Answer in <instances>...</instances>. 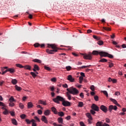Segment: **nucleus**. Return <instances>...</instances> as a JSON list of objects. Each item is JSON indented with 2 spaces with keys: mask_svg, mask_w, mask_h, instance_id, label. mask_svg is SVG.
Segmentation results:
<instances>
[{
  "mask_svg": "<svg viewBox=\"0 0 126 126\" xmlns=\"http://www.w3.org/2000/svg\"><path fill=\"white\" fill-rule=\"evenodd\" d=\"M48 48H52L53 50H50V49H47L46 52L48 54H50L51 55H53L54 54L53 52L55 53L58 52V49L57 48V46L55 44H48Z\"/></svg>",
  "mask_w": 126,
  "mask_h": 126,
  "instance_id": "obj_1",
  "label": "nucleus"
},
{
  "mask_svg": "<svg viewBox=\"0 0 126 126\" xmlns=\"http://www.w3.org/2000/svg\"><path fill=\"white\" fill-rule=\"evenodd\" d=\"M66 90L70 94H72L73 95H77L79 94V91L73 87H71L67 89Z\"/></svg>",
  "mask_w": 126,
  "mask_h": 126,
  "instance_id": "obj_2",
  "label": "nucleus"
},
{
  "mask_svg": "<svg viewBox=\"0 0 126 126\" xmlns=\"http://www.w3.org/2000/svg\"><path fill=\"white\" fill-rule=\"evenodd\" d=\"M53 101L55 102V103H57V104H60V101L61 102H63L64 101V98L61 96H57L56 98H53Z\"/></svg>",
  "mask_w": 126,
  "mask_h": 126,
  "instance_id": "obj_3",
  "label": "nucleus"
},
{
  "mask_svg": "<svg viewBox=\"0 0 126 126\" xmlns=\"http://www.w3.org/2000/svg\"><path fill=\"white\" fill-rule=\"evenodd\" d=\"M86 116L89 119L88 120L89 125H91L92 124V121L93 120V118H92L91 114L90 113H86Z\"/></svg>",
  "mask_w": 126,
  "mask_h": 126,
  "instance_id": "obj_4",
  "label": "nucleus"
},
{
  "mask_svg": "<svg viewBox=\"0 0 126 126\" xmlns=\"http://www.w3.org/2000/svg\"><path fill=\"white\" fill-rule=\"evenodd\" d=\"M81 55H82V56H83V58L84 59H85V60H92V56L91 55H92V54H81Z\"/></svg>",
  "mask_w": 126,
  "mask_h": 126,
  "instance_id": "obj_5",
  "label": "nucleus"
},
{
  "mask_svg": "<svg viewBox=\"0 0 126 126\" xmlns=\"http://www.w3.org/2000/svg\"><path fill=\"white\" fill-rule=\"evenodd\" d=\"M118 109V107L116 105H110L108 107V110L109 111L110 113H112V111L114 110V111H117Z\"/></svg>",
  "mask_w": 126,
  "mask_h": 126,
  "instance_id": "obj_6",
  "label": "nucleus"
},
{
  "mask_svg": "<svg viewBox=\"0 0 126 126\" xmlns=\"http://www.w3.org/2000/svg\"><path fill=\"white\" fill-rule=\"evenodd\" d=\"M91 108L92 110H94V111H95L96 112H99V107H98V106H97L96 104L94 103L93 104Z\"/></svg>",
  "mask_w": 126,
  "mask_h": 126,
  "instance_id": "obj_7",
  "label": "nucleus"
},
{
  "mask_svg": "<svg viewBox=\"0 0 126 126\" xmlns=\"http://www.w3.org/2000/svg\"><path fill=\"white\" fill-rule=\"evenodd\" d=\"M100 110L104 112V113H107L108 112V108L105 105H102L100 107Z\"/></svg>",
  "mask_w": 126,
  "mask_h": 126,
  "instance_id": "obj_8",
  "label": "nucleus"
},
{
  "mask_svg": "<svg viewBox=\"0 0 126 126\" xmlns=\"http://www.w3.org/2000/svg\"><path fill=\"white\" fill-rule=\"evenodd\" d=\"M62 105L64 107H68L70 106V102H69V101H65V100L64 99V101L62 103Z\"/></svg>",
  "mask_w": 126,
  "mask_h": 126,
  "instance_id": "obj_9",
  "label": "nucleus"
},
{
  "mask_svg": "<svg viewBox=\"0 0 126 126\" xmlns=\"http://www.w3.org/2000/svg\"><path fill=\"white\" fill-rule=\"evenodd\" d=\"M99 56H100L101 58L104 57L105 58L108 56V53L101 51L99 52Z\"/></svg>",
  "mask_w": 126,
  "mask_h": 126,
  "instance_id": "obj_10",
  "label": "nucleus"
},
{
  "mask_svg": "<svg viewBox=\"0 0 126 126\" xmlns=\"http://www.w3.org/2000/svg\"><path fill=\"white\" fill-rule=\"evenodd\" d=\"M67 80H68L69 81H70V82H74V78H72V76H71V75H69L67 76Z\"/></svg>",
  "mask_w": 126,
  "mask_h": 126,
  "instance_id": "obj_11",
  "label": "nucleus"
},
{
  "mask_svg": "<svg viewBox=\"0 0 126 126\" xmlns=\"http://www.w3.org/2000/svg\"><path fill=\"white\" fill-rule=\"evenodd\" d=\"M41 121L44 122L45 124H48V120H47V118L45 116H42L41 117Z\"/></svg>",
  "mask_w": 126,
  "mask_h": 126,
  "instance_id": "obj_12",
  "label": "nucleus"
},
{
  "mask_svg": "<svg viewBox=\"0 0 126 126\" xmlns=\"http://www.w3.org/2000/svg\"><path fill=\"white\" fill-rule=\"evenodd\" d=\"M33 107H34V105L31 102L28 103V109H31V108H33Z\"/></svg>",
  "mask_w": 126,
  "mask_h": 126,
  "instance_id": "obj_13",
  "label": "nucleus"
},
{
  "mask_svg": "<svg viewBox=\"0 0 126 126\" xmlns=\"http://www.w3.org/2000/svg\"><path fill=\"white\" fill-rule=\"evenodd\" d=\"M7 71H9L10 72V73H14L15 72V69L12 68H9L7 69Z\"/></svg>",
  "mask_w": 126,
  "mask_h": 126,
  "instance_id": "obj_14",
  "label": "nucleus"
},
{
  "mask_svg": "<svg viewBox=\"0 0 126 126\" xmlns=\"http://www.w3.org/2000/svg\"><path fill=\"white\" fill-rule=\"evenodd\" d=\"M92 55H94V56H98V55H100V52L94 50L92 52Z\"/></svg>",
  "mask_w": 126,
  "mask_h": 126,
  "instance_id": "obj_15",
  "label": "nucleus"
},
{
  "mask_svg": "<svg viewBox=\"0 0 126 126\" xmlns=\"http://www.w3.org/2000/svg\"><path fill=\"white\" fill-rule=\"evenodd\" d=\"M51 110L52 112H53L54 114L57 115L58 114V111H57V109L55 107H52L51 108Z\"/></svg>",
  "mask_w": 126,
  "mask_h": 126,
  "instance_id": "obj_16",
  "label": "nucleus"
},
{
  "mask_svg": "<svg viewBox=\"0 0 126 126\" xmlns=\"http://www.w3.org/2000/svg\"><path fill=\"white\" fill-rule=\"evenodd\" d=\"M40 68H39V66L36 64L34 65V68L33 69V71H36V70H39Z\"/></svg>",
  "mask_w": 126,
  "mask_h": 126,
  "instance_id": "obj_17",
  "label": "nucleus"
},
{
  "mask_svg": "<svg viewBox=\"0 0 126 126\" xmlns=\"http://www.w3.org/2000/svg\"><path fill=\"white\" fill-rule=\"evenodd\" d=\"M38 104H41L42 105H44V106H46V105H47L46 101H44L42 100H38Z\"/></svg>",
  "mask_w": 126,
  "mask_h": 126,
  "instance_id": "obj_18",
  "label": "nucleus"
},
{
  "mask_svg": "<svg viewBox=\"0 0 126 126\" xmlns=\"http://www.w3.org/2000/svg\"><path fill=\"white\" fill-rule=\"evenodd\" d=\"M50 114H51V112H50L49 110H45L44 113L45 116H50Z\"/></svg>",
  "mask_w": 126,
  "mask_h": 126,
  "instance_id": "obj_19",
  "label": "nucleus"
},
{
  "mask_svg": "<svg viewBox=\"0 0 126 126\" xmlns=\"http://www.w3.org/2000/svg\"><path fill=\"white\" fill-rule=\"evenodd\" d=\"M97 44L99 45V46H103L104 45V42H103L102 40H98V41L97 42Z\"/></svg>",
  "mask_w": 126,
  "mask_h": 126,
  "instance_id": "obj_20",
  "label": "nucleus"
},
{
  "mask_svg": "<svg viewBox=\"0 0 126 126\" xmlns=\"http://www.w3.org/2000/svg\"><path fill=\"white\" fill-rule=\"evenodd\" d=\"M24 68L25 69H28L29 70H31V66L29 65H26L24 66Z\"/></svg>",
  "mask_w": 126,
  "mask_h": 126,
  "instance_id": "obj_21",
  "label": "nucleus"
},
{
  "mask_svg": "<svg viewBox=\"0 0 126 126\" xmlns=\"http://www.w3.org/2000/svg\"><path fill=\"white\" fill-rule=\"evenodd\" d=\"M58 122L59 124H63V120L62 117H60L58 119Z\"/></svg>",
  "mask_w": 126,
  "mask_h": 126,
  "instance_id": "obj_22",
  "label": "nucleus"
},
{
  "mask_svg": "<svg viewBox=\"0 0 126 126\" xmlns=\"http://www.w3.org/2000/svg\"><path fill=\"white\" fill-rule=\"evenodd\" d=\"M15 88L17 91H21V90H22V88L21 87L18 86L17 85L15 86Z\"/></svg>",
  "mask_w": 126,
  "mask_h": 126,
  "instance_id": "obj_23",
  "label": "nucleus"
},
{
  "mask_svg": "<svg viewBox=\"0 0 126 126\" xmlns=\"http://www.w3.org/2000/svg\"><path fill=\"white\" fill-rule=\"evenodd\" d=\"M12 123L15 126H17V121H16V120H15V119H12Z\"/></svg>",
  "mask_w": 126,
  "mask_h": 126,
  "instance_id": "obj_24",
  "label": "nucleus"
},
{
  "mask_svg": "<svg viewBox=\"0 0 126 126\" xmlns=\"http://www.w3.org/2000/svg\"><path fill=\"white\" fill-rule=\"evenodd\" d=\"M69 94L68 92L66 93V97H67L68 100H71V95Z\"/></svg>",
  "mask_w": 126,
  "mask_h": 126,
  "instance_id": "obj_25",
  "label": "nucleus"
},
{
  "mask_svg": "<svg viewBox=\"0 0 126 126\" xmlns=\"http://www.w3.org/2000/svg\"><path fill=\"white\" fill-rule=\"evenodd\" d=\"M108 60L105 58L102 59L99 61V63H107Z\"/></svg>",
  "mask_w": 126,
  "mask_h": 126,
  "instance_id": "obj_26",
  "label": "nucleus"
},
{
  "mask_svg": "<svg viewBox=\"0 0 126 126\" xmlns=\"http://www.w3.org/2000/svg\"><path fill=\"white\" fill-rule=\"evenodd\" d=\"M110 101H111V102L114 103V104H115V105H116L118 103V101H117V100L115 99H113L112 98H110Z\"/></svg>",
  "mask_w": 126,
  "mask_h": 126,
  "instance_id": "obj_27",
  "label": "nucleus"
},
{
  "mask_svg": "<svg viewBox=\"0 0 126 126\" xmlns=\"http://www.w3.org/2000/svg\"><path fill=\"white\" fill-rule=\"evenodd\" d=\"M44 69H46V70H48V71H51V70H52V69L49 66H44Z\"/></svg>",
  "mask_w": 126,
  "mask_h": 126,
  "instance_id": "obj_28",
  "label": "nucleus"
},
{
  "mask_svg": "<svg viewBox=\"0 0 126 126\" xmlns=\"http://www.w3.org/2000/svg\"><path fill=\"white\" fill-rule=\"evenodd\" d=\"M33 62H34V63H42V61L39 59H34Z\"/></svg>",
  "mask_w": 126,
  "mask_h": 126,
  "instance_id": "obj_29",
  "label": "nucleus"
},
{
  "mask_svg": "<svg viewBox=\"0 0 126 126\" xmlns=\"http://www.w3.org/2000/svg\"><path fill=\"white\" fill-rule=\"evenodd\" d=\"M103 124L102 122H101L100 121H98L96 123V126H103V125H102Z\"/></svg>",
  "mask_w": 126,
  "mask_h": 126,
  "instance_id": "obj_30",
  "label": "nucleus"
},
{
  "mask_svg": "<svg viewBox=\"0 0 126 126\" xmlns=\"http://www.w3.org/2000/svg\"><path fill=\"white\" fill-rule=\"evenodd\" d=\"M9 101L10 102H15V100L14 99V98H13V96H11V97L9 99Z\"/></svg>",
  "mask_w": 126,
  "mask_h": 126,
  "instance_id": "obj_31",
  "label": "nucleus"
},
{
  "mask_svg": "<svg viewBox=\"0 0 126 126\" xmlns=\"http://www.w3.org/2000/svg\"><path fill=\"white\" fill-rule=\"evenodd\" d=\"M93 38L95 39V40H97V41H99V40H100V38L99 36H97L96 35H93Z\"/></svg>",
  "mask_w": 126,
  "mask_h": 126,
  "instance_id": "obj_32",
  "label": "nucleus"
},
{
  "mask_svg": "<svg viewBox=\"0 0 126 126\" xmlns=\"http://www.w3.org/2000/svg\"><path fill=\"white\" fill-rule=\"evenodd\" d=\"M19 108H20V109H24V105H23V104L21 103L19 104Z\"/></svg>",
  "mask_w": 126,
  "mask_h": 126,
  "instance_id": "obj_33",
  "label": "nucleus"
},
{
  "mask_svg": "<svg viewBox=\"0 0 126 126\" xmlns=\"http://www.w3.org/2000/svg\"><path fill=\"white\" fill-rule=\"evenodd\" d=\"M58 115L60 116V117H63L64 116V113H63V112H58Z\"/></svg>",
  "mask_w": 126,
  "mask_h": 126,
  "instance_id": "obj_34",
  "label": "nucleus"
},
{
  "mask_svg": "<svg viewBox=\"0 0 126 126\" xmlns=\"http://www.w3.org/2000/svg\"><path fill=\"white\" fill-rule=\"evenodd\" d=\"M16 65L17 67H20V68H23V67H24V66H23L20 63L16 64Z\"/></svg>",
  "mask_w": 126,
  "mask_h": 126,
  "instance_id": "obj_35",
  "label": "nucleus"
},
{
  "mask_svg": "<svg viewBox=\"0 0 126 126\" xmlns=\"http://www.w3.org/2000/svg\"><path fill=\"white\" fill-rule=\"evenodd\" d=\"M12 84H14V85H15V84H16V83H17V80H16V79H13L11 81Z\"/></svg>",
  "mask_w": 126,
  "mask_h": 126,
  "instance_id": "obj_36",
  "label": "nucleus"
},
{
  "mask_svg": "<svg viewBox=\"0 0 126 126\" xmlns=\"http://www.w3.org/2000/svg\"><path fill=\"white\" fill-rule=\"evenodd\" d=\"M31 75L33 77V78H35L36 76H37V75H36V73H35L34 72H31Z\"/></svg>",
  "mask_w": 126,
  "mask_h": 126,
  "instance_id": "obj_37",
  "label": "nucleus"
},
{
  "mask_svg": "<svg viewBox=\"0 0 126 126\" xmlns=\"http://www.w3.org/2000/svg\"><path fill=\"white\" fill-rule=\"evenodd\" d=\"M83 81V77L80 76L79 77V83L81 84Z\"/></svg>",
  "mask_w": 126,
  "mask_h": 126,
  "instance_id": "obj_38",
  "label": "nucleus"
},
{
  "mask_svg": "<svg viewBox=\"0 0 126 126\" xmlns=\"http://www.w3.org/2000/svg\"><path fill=\"white\" fill-rule=\"evenodd\" d=\"M83 103L82 102H79L78 103V107H83Z\"/></svg>",
  "mask_w": 126,
  "mask_h": 126,
  "instance_id": "obj_39",
  "label": "nucleus"
},
{
  "mask_svg": "<svg viewBox=\"0 0 126 126\" xmlns=\"http://www.w3.org/2000/svg\"><path fill=\"white\" fill-rule=\"evenodd\" d=\"M103 29L104 30H106V31H111V29H110V28H107L106 27H104L103 28Z\"/></svg>",
  "mask_w": 126,
  "mask_h": 126,
  "instance_id": "obj_40",
  "label": "nucleus"
},
{
  "mask_svg": "<svg viewBox=\"0 0 126 126\" xmlns=\"http://www.w3.org/2000/svg\"><path fill=\"white\" fill-rule=\"evenodd\" d=\"M9 113L10 114L11 116H12V117H14L15 116V113H14L13 111H10Z\"/></svg>",
  "mask_w": 126,
  "mask_h": 126,
  "instance_id": "obj_41",
  "label": "nucleus"
},
{
  "mask_svg": "<svg viewBox=\"0 0 126 126\" xmlns=\"http://www.w3.org/2000/svg\"><path fill=\"white\" fill-rule=\"evenodd\" d=\"M94 99L95 101H98L99 96H98V95H94Z\"/></svg>",
  "mask_w": 126,
  "mask_h": 126,
  "instance_id": "obj_42",
  "label": "nucleus"
},
{
  "mask_svg": "<svg viewBox=\"0 0 126 126\" xmlns=\"http://www.w3.org/2000/svg\"><path fill=\"white\" fill-rule=\"evenodd\" d=\"M20 118H21L23 120H24V119H25V118H26V115L22 114L20 116Z\"/></svg>",
  "mask_w": 126,
  "mask_h": 126,
  "instance_id": "obj_43",
  "label": "nucleus"
},
{
  "mask_svg": "<svg viewBox=\"0 0 126 126\" xmlns=\"http://www.w3.org/2000/svg\"><path fill=\"white\" fill-rule=\"evenodd\" d=\"M66 69L67 70V71H69L71 69V66H66Z\"/></svg>",
  "mask_w": 126,
  "mask_h": 126,
  "instance_id": "obj_44",
  "label": "nucleus"
},
{
  "mask_svg": "<svg viewBox=\"0 0 126 126\" xmlns=\"http://www.w3.org/2000/svg\"><path fill=\"white\" fill-rule=\"evenodd\" d=\"M3 114L4 115H8V110L5 109V111H3Z\"/></svg>",
  "mask_w": 126,
  "mask_h": 126,
  "instance_id": "obj_45",
  "label": "nucleus"
},
{
  "mask_svg": "<svg viewBox=\"0 0 126 126\" xmlns=\"http://www.w3.org/2000/svg\"><path fill=\"white\" fill-rule=\"evenodd\" d=\"M91 113L93 115H95L96 114V112H95V110L93 109H91L90 110Z\"/></svg>",
  "mask_w": 126,
  "mask_h": 126,
  "instance_id": "obj_46",
  "label": "nucleus"
},
{
  "mask_svg": "<svg viewBox=\"0 0 126 126\" xmlns=\"http://www.w3.org/2000/svg\"><path fill=\"white\" fill-rule=\"evenodd\" d=\"M102 92L103 93V94H104V95H105V96H106V97H108V92H107V91H102Z\"/></svg>",
  "mask_w": 126,
  "mask_h": 126,
  "instance_id": "obj_47",
  "label": "nucleus"
},
{
  "mask_svg": "<svg viewBox=\"0 0 126 126\" xmlns=\"http://www.w3.org/2000/svg\"><path fill=\"white\" fill-rule=\"evenodd\" d=\"M107 57H108L110 59H113V58H114V56H113V55L109 54V53H108Z\"/></svg>",
  "mask_w": 126,
  "mask_h": 126,
  "instance_id": "obj_48",
  "label": "nucleus"
},
{
  "mask_svg": "<svg viewBox=\"0 0 126 126\" xmlns=\"http://www.w3.org/2000/svg\"><path fill=\"white\" fill-rule=\"evenodd\" d=\"M90 89H91V90H92V91H95V88L94 87V86H93V85L91 86Z\"/></svg>",
  "mask_w": 126,
  "mask_h": 126,
  "instance_id": "obj_49",
  "label": "nucleus"
},
{
  "mask_svg": "<svg viewBox=\"0 0 126 126\" xmlns=\"http://www.w3.org/2000/svg\"><path fill=\"white\" fill-rule=\"evenodd\" d=\"M79 96H80V97H81V98H82V99H83V98H84V94L83 93H81V94H80Z\"/></svg>",
  "mask_w": 126,
  "mask_h": 126,
  "instance_id": "obj_50",
  "label": "nucleus"
},
{
  "mask_svg": "<svg viewBox=\"0 0 126 126\" xmlns=\"http://www.w3.org/2000/svg\"><path fill=\"white\" fill-rule=\"evenodd\" d=\"M105 121L107 124H110V123H111V120H110L109 118H106Z\"/></svg>",
  "mask_w": 126,
  "mask_h": 126,
  "instance_id": "obj_51",
  "label": "nucleus"
},
{
  "mask_svg": "<svg viewBox=\"0 0 126 126\" xmlns=\"http://www.w3.org/2000/svg\"><path fill=\"white\" fill-rule=\"evenodd\" d=\"M37 113H38V115H42V114H43V112L41 110H38Z\"/></svg>",
  "mask_w": 126,
  "mask_h": 126,
  "instance_id": "obj_52",
  "label": "nucleus"
},
{
  "mask_svg": "<svg viewBox=\"0 0 126 126\" xmlns=\"http://www.w3.org/2000/svg\"><path fill=\"white\" fill-rule=\"evenodd\" d=\"M51 81L52 82H56V81H57V78H53L51 79Z\"/></svg>",
  "mask_w": 126,
  "mask_h": 126,
  "instance_id": "obj_53",
  "label": "nucleus"
},
{
  "mask_svg": "<svg viewBox=\"0 0 126 126\" xmlns=\"http://www.w3.org/2000/svg\"><path fill=\"white\" fill-rule=\"evenodd\" d=\"M26 122L27 124H28V125H30V124L31 123V122L29 119H26Z\"/></svg>",
  "mask_w": 126,
  "mask_h": 126,
  "instance_id": "obj_54",
  "label": "nucleus"
},
{
  "mask_svg": "<svg viewBox=\"0 0 126 126\" xmlns=\"http://www.w3.org/2000/svg\"><path fill=\"white\" fill-rule=\"evenodd\" d=\"M53 125L54 126H63L62 125L57 124V123H54L53 124Z\"/></svg>",
  "mask_w": 126,
  "mask_h": 126,
  "instance_id": "obj_55",
  "label": "nucleus"
},
{
  "mask_svg": "<svg viewBox=\"0 0 126 126\" xmlns=\"http://www.w3.org/2000/svg\"><path fill=\"white\" fill-rule=\"evenodd\" d=\"M34 46L35 48H38V47H40V44L39 43H35L34 44Z\"/></svg>",
  "mask_w": 126,
  "mask_h": 126,
  "instance_id": "obj_56",
  "label": "nucleus"
},
{
  "mask_svg": "<svg viewBox=\"0 0 126 126\" xmlns=\"http://www.w3.org/2000/svg\"><path fill=\"white\" fill-rule=\"evenodd\" d=\"M9 107H14V103L13 102H10L9 104Z\"/></svg>",
  "mask_w": 126,
  "mask_h": 126,
  "instance_id": "obj_57",
  "label": "nucleus"
},
{
  "mask_svg": "<svg viewBox=\"0 0 126 126\" xmlns=\"http://www.w3.org/2000/svg\"><path fill=\"white\" fill-rule=\"evenodd\" d=\"M115 95H116V96H119V95H121V93H120V92H116L115 93Z\"/></svg>",
  "mask_w": 126,
  "mask_h": 126,
  "instance_id": "obj_58",
  "label": "nucleus"
},
{
  "mask_svg": "<svg viewBox=\"0 0 126 126\" xmlns=\"http://www.w3.org/2000/svg\"><path fill=\"white\" fill-rule=\"evenodd\" d=\"M90 66H91V65H87V66H82L80 68H85L86 67H89Z\"/></svg>",
  "mask_w": 126,
  "mask_h": 126,
  "instance_id": "obj_59",
  "label": "nucleus"
},
{
  "mask_svg": "<svg viewBox=\"0 0 126 126\" xmlns=\"http://www.w3.org/2000/svg\"><path fill=\"white\" fill-rule=\"evenodd\" d=\"M63 87L64 88H67L68 87V86H67V84H65L64 85H63Z\"/></svg>",
  "mask_w": 126,
  "mask_h": 126,
  "instance_id": "obj_60",
  "label": "nucleus"
},
{
  "mask_svg": "<svg viewBox=\"0 0 126 126\" xmlns=\"http://www.w3.org/2000/svg\"><path fill=\"white\" fill-rule=\"evenodd\" d=\"M114 66V64L113 63H110L109 64V67H113Z\"/></svg>",
  "mask_w": 126,
  "mask_h": 126,
  "instance_id": "obj_61",
  "label": "nucleus"
},
{
  "mask_svg": "<svg viewBox=\"0 0 126 126\" xmlns=\"http://www.w3.org/2000/svg\"><path fill=\"white\" fill-rule=\"evenodd\" d=\"M70 116H68L65 118V119L67 120V121H69V120L70 119Z\"/></svg>",
  "mask_w": 126,
  "mask_h": 126,
  "instance_id": "obj_62",
  "label": "nucleus"
},
{
  "mask_svg": "<svg viewBox=\"0 0 126 126\" xmlns=\"http://www.w3.org/2000/svg\"><path fill=\"white\" fill-rule=\"evenodd\" d=\"M102 126H110V125L109 124H107L106 123H104L103 125Z\"/></svg>",
  "mask_w": 126,
  "mask_h": 126,
  "instance_id": "obj_63",
  "label": "nucleus"
},
{
  "mask_svg": "<svg viewBox=\"0 0 126 126\" xmlns=\"http://www.w3.org/2000/svg\"><path fill=\"white\" fill-rule=\"evenodd\" d=\"M80 124L81 126H85V125H84V123L83 122H81L80 123Z\"/></svg>",
  "mask_w": 126,
  "mask_h": 126,
  "instance_id": "obj_64",
  "label": "nucleus"
}]
</instances>
